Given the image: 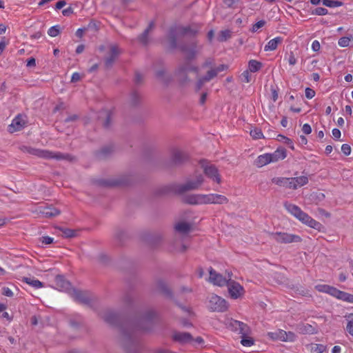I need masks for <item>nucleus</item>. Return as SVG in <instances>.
I'll use <instances>...</instances> for the list:
<instances>
[{"label":"nucleus","instance_id":"obj_1","mask_svg":"<svg viewBox=\"0 0 353 353\" xmlns=\"http://www.w3.org/2000/svg\"><path fill=\"white\" fill-rule=\"evenodd\" d=\"M156 315L154 310H148L141 316L133 326L128 325L121 326V331L123 342H130L134 344L132 335L135 330H148L151 327Z\"/></svg>","mask_w":353,"mask_h":353},{"label":"nucleus","instance_id":"obj_2","mask_svg":"<svg viewBox=\"0 0 353 353\" xmlns=\"http://www.w3.org/2000/svg\"><path fill=\"white\" fill-rule=\"evenodd\" d=\"M283 205L285 209L289 213H290L301 223L312 228L321 230L322 228L321 223L312 219L307 213L303 212L298 205L288 202H285Z\"/></svg>","mask_w":353,"mask_h":353},{"label":"nucleus","instance_id":"obj_3","mask_svg":"<svg viewBox=\"0 0 353 353\" xmlns=\"http://www.w3.org/2000/svg\"><path fill=\"white\" fill-rule=\"evenodd\" d=\"M200 29V26L197 24H192L187 26H175L170 30L169 36L171 40V46L172 48L176 46V36L190 35L194 36L197 34Z\"/></svg>","mask_w":353,"mask_h":353},{"label":"nucleus","instance_id":"obj_4","mask_svg":"<svg viewBox=\"0 0 353 353\" xmlns=\"http://www.w3.org/2000/svg\"><path fill=\"white\" fill-rule=\"evenodd\" d=\"M225 325L232 332L243 336H248L251 332L250 327L246 323L233 319H227Z\"/></svg>","mask_w":353,"mask_h":353},{"label":"nucleus","instance_id":"obj_5","mask_svg":"<svg viewBox=\"0 0 353 353\" xmlns=\"http://www.w3.org/2000/svg\"><path fill=\"white\" fill-rule=\"evenodd\" d=\"M208 309L212 312H223L228 309L226 301L216 294H212L208 298Z\"/></svg>","mask_w":353,"mask_h":353},{"label":"nucleus","instance_id":"obj_6","mask_svg":"<svg viewBox=\"0 0 353 353\" xmlns=\"http://www.w3.org/2000/svg\"><path fill=\"white\" fill-rule=\"evenodd\" d=\"M200 165L207 177L218 184L221 183V175L218 169L214 165L210 163L205 160L200 161Z\"/></svg>","mask_w":353,"mask_h":353},{"label":"nucleus","instance_id":"obj_7","mask_svg":"<svg viewBox=\"0 0 353 353\" xmlns=\"http://www.w3.org/2000/svg\"><path fill=\"white\" fill-rule=\"evenodd\" d=\"M272 239L280 243H299L301 241V236L286 232L270 233Z\"/></svg>","mask_w":353,"mask_h":353},{"label":"nucleus","instance_id":"obj_8","mask_svg":"<svg viewBox=\"0 0 353 353\" xmlns=\"http://www.w3.org/2000/svg\"><path fill=\"white\" fill-rule=\"evenodd\" d=\"M34 154L39 157H42L44 159H54L57 160H72V157L70 155L68 154H63L60 152H53L49 150H37L34 152Z\"/></svg>","mask_w":353,"mask_h":353},{"label":"nucleus","instance_id":"obj_9","mask_svg":"<svg viewBox=\"0 0 353 353\" xmlns=\"http://www.w3.org/2000/svg\"><path fill=\"white\" fill-rule=\"evenodd\" d=\"M203 176L199 175L196 180H190L186 181L184 184L178 185L176 191L179 194H182L186 191L196 190L203 184Z\"/></svg>","mask_w":353,"mask_h":353},{"label":"nucleus","instance_id":"obj_10","mask_svg":"<svg viewBox=\"0 0 353 353\" xmlns=\"http://www.w3.org/2000/svg\"><path fill=\"white\" fill-rule=\"evenodd\" d=\"M202 205L205 204H224L228 202L226 196L219 194H201Z\"/></svg>","mask_w":353,"mask_h":353},{"label":"nucleus","instance_id":"obj_11","mask_svg":"<svg viewBox=\"0 0 353 353\" xmlns=\"http://www.w3.org/2000/svg\"><path fill=\"white\" fill-rule=\"evenodd\" d=\"M229 281L226 285L228 292L232 299H238L244 293V289L241 285L235 281L232 280V273L228 272Z\"/></svg>","mask_w":353,"mask_h":353},{"label":"nucleus","instance_id":"obj_12","mask_svg":"<svg viewBox=\"0 0 353 353\" xmlns=\"http://www.w3.org/2000/svg\"><path fill=\"white\" fill-rule=\"evenodd\" d=\"M120 52L121 50L117 45L111 44L109 46L108 51L104 58L106 68L112 67Z\"/></svg>","mask_w":353,"mask_h":353},{"label":"nucleus","instance_id":"obj_13","mask_svg":"<svg viewBox=\"0 0 353 353\" xmlns=\"http://www.w3.org/2000/svg\"><path fill=\"white\" fill-rule=\"evenodd\" d=\"M209 282L212 283L215 285H218L220 287L226 285L229 281V277H223L219 273H217L212 268L209 269Z\"/></svg>","mask_w":353,"mask_h":353},{"label":"nucleus","instance_id":"obj_14","mask_svg":"<svg viewBox=\"0 0 353 353\" xmlns=\"http://www.w3.org/2000/svg\"><path fill=\"white\" fill-rule=\"evenodd\" d=\"M70 294L76 301L83 304H89L90 303L91 299L86 292L72 288Z\"/></svg>","mask_w":353,"mask_h":353},{"label":"nucleus","instance_id":"obj_15","mask_svg":"<svg viewBox=\"0 0 353 353\" xmlns=\"http://www.w3.org/2000/svg\"><path fill=\"white\" fill-rule=\"evenodd\" d=\"M188 159V155L178 149H173L171 152V161L174 165L181 164Z\"/></svg>","mask_w":353,"mask_h":353},{"label":"nucleus","instance_id":"obj_16","mask_svg":"<svg viewBox=\"0 0 353 353\" xmlns=\"http://www.w3.org/2000/svg\"><path fill=\"white\" fill-rule=\"evenodd\" d=\"M54 282L56 288L60 291L70 293L72 290L70 283L65 280V278L61 275H57L55 277Z\"/></svg>","mask_w":353,"mask_h":353},{"label":"nucleus","instance_id":"obj_17","mask_svg":"<svg viewBox=\"0 0 353 353\" xmlns=\"http://www.w3.org/2000/svg\"><path fill=\"white\" fill-rule=\"evenodd\" d=\"M26 122L23 117L21 115L18 114L12 119L11 124L8 125V131L10 133L19 131L24 128Z\"/></svg>","mask_w":353,"mask_h":353},{"label":"nucleus","instance_id":"obj_18","mask_svg":"<svg viewBox=\"0 0 353 353\" xmlns=\"http://www.w3.org/2000/svg\"><path fill=\"white\" fill-rule=\"evenodd\" d=\"M180 49L185 54V59L188 61H190L195 58L197 50L196 46L194 43H191L189 46L182 45L180 46Z\"/></svg>","mask_w":353,"mask_h":353},{"label":"nucleus","instance_id":"obj_19","mask_svg":"<svg viewBox=\"0 0 353 353\" xmlns=\"http://www.w3.org/2000/svg\"><path fill=\"white\" fill-rule=\"evenodd\" d=\"M309 180L306 176L290 178V189L296 190L308 183Z\"/></svg>","mask_w":353,"mask_h":353},{"label":"nucleus","instance_id":"obj_20","mask_svg":"<svg viewBox=\"0 0 353 353\" xmlns=\"http://www.w3.org/2000/svg\"><path fill=\"white\" fill-rule=\"evenodd\" d=\"M39 212L44 217L52 218L58 216L60 214V210L52 206H41Z\"/></svg>","mask_w":353,"mask_h":353},{"label":"nucleus","instance_id":"obj_21","mask_svg":"<svg viewBox=\"0 0 353 353\" xmlns=\"http://www.w3.org/2000/svg\"><path fill=\"white\" fill-rule=\"evenodd\" d=\"M190 72H194L197 74L199 69L196 66L192 65L189 62H187L179 67L176 70V74L182 77L183 74H187Z\"/></svg>","mask_w":353,"mask_h":353},{"label":"nucleus","instance_id":"obj_22","mask_svg":"<svg viewBox=\"0 0 353 353\" xmlns=\"http://www.w3.org/2000/svg\"><path fill=\"white\" fill-rule=\"evenodd\" d=\"M316 290L320 292H323L330 294V296L336 298L338 289L335 287L326 285V284H319L315 286Z\"/></svg>","mask_w":353,"mask_h":353},{"label":"nucleus","instance_id":"obj_23","mask_svg":"<svg viewBox=\"0 0 353 353\" xmlns=\"http://www.w3.org/2000/svg\"><path fill=\"white\" fill-rule=\"evenodd\" d=\"M201 194H192L183 197V202L190 205H202Z\"/></svg>","mask_w":353,"mask_h":353},{"label":"nucleus","instance_id":"obj_24","mask_svg":"<svg viewBox=\"0 0 353 353\" xmlns=\"http://www.w3.org/2000/svg\"><path fill=\"white\" fill-rule=\"evenodd\" d=\"M269 156L272 163L283 160L287 156L286 150L283 147L278 148L274 152L269 153Z\"/></svg>","mask_w":353,"mask_h":353},{"label":"nucleus","instance_id":"obj_25","mask_svg":"<svg viewBox=\"0 0 353 353\" xmlns=\"http://www.w3.org/2000/svg\"><path fill=\"white\" fill-rule=\"evenodd\" d=\"M103 319L110 325H116L119 321V316L112 310L106 311L102 316Z\"/></svg>","mask_w":353,"mask_h":353},{"label":"nucleus","instance_id":"obj_26","mask_svg":"<svg viewBox=\"0 0 353 353\" xmlns=\"http://www.w3.org/2000/svg\"><path fill=\"white\" fill-rule=\"evenodd\" d=\"M296 331L301 334H312L316 332V329L308 323L299 324L296 328Z\"/></svg>","mask_w":353,"mask_h":353},{"label":"nucleus","instance_id":"obj_27","mask_svg":"<svg viewBox=\"0 0 353 353\" xmlns=\"http://www.w3.org/2000/svg\"><path fill=\"white\" fill-rule=\"evenodd\" d=\"M172 338L174 341L181 343H188L192 340L191 334L188 332H175Z\"/></svg>","mask_w":353,"mask_h":353},{"label":"nucleus","instance_id":"obj_28","mask_svg":"<svg viewBox=\"0 0 353 353\" xmlns=\"http://www.w3.org/2000/svg\"><path fill=\"white\" fill-rule=\"evenodd\" d=\"M283 41V38L281 37H276L271 40H270L268 43L264 47L265 51H273L275 50L279 44H281Z\"/></svg>","mask_w":353,"mask_h":353},{"label":"nucleus","instance_id":"obj_29","mask_svg":"<svg viewBox=\"0 0 353 353\" xmlns=\"http://www.w3.org/2000/svg\"><path fill=\"white\" fill-rule=\"evenodd\" d=\"M21 281L34 289H39L43 287V283L34 277H23Z\"/></svg>","mask_w":353,"mask_h":353},{"label":"nucleus","instance_id":"obj_30","mask_svg":"<svg viewBox=\"0 0 353 353\" xmlns=\"http://www.w3.org/2000/svg\"><path fill=\"white\" fill-rule=\"evenodd\" d=\"M271 158L269 156V153H265L261 155H259L256 159L255 164L257 167L261 168L268 163H270Z\"/></svg>","mask_w":353,"mask_h":353},{"label":"nucleus","instance_id":"obj_31","mask_svg":"<svg viewBox=\"0 0 353 353\" xmlns=\"http://www.w3.org/2000/svg\"><path fill=\"white\" fill-rule=\"evenodd\" d=\"M128 183V181L123 179H110V180H103L101 182V184L104 186L113 187L117 185H122Z\"/></svg>","mask_w":353,"mask_h":353},{"label":"nucleus","instance_id":"obj_32","mask_svg":"<svg viewBox=\"0 0 353 353\" xmlns=\"http://www.w3.org/2000/svg\"><path fill=\"white\" fill-rule=\"evenodd\" d=\"M336 299L349 303H353V294L338 290Z\"/></svg>","mask_w":353,"mask_h":353},{"label":"nucleus","instance_id":"obj_33","mask_svg":"<svg viewBox=\"0 0 353 353\" xmlns=\"http://www.w3.org/2000/svg\"><path fill=\"white\" fill-rule=\"evenodd\" d=\"M154 23L150 22L148 28L139 37V41L143 45H146L148 43V34L150 31L153 28Z\"/></svg>","mask_w":353,"mask_h":353},{"label":"nucleus","instance_id":"obj_34","mask_svg":"<svg viewBox=\"0 0 353 353\" xmlns=\"http://www.w3.org/2000/svg\"><path fill=\"white\" fill-rule=\"evenodd\" d=\"M273 183L279 186H283L290 189V178L286 177H274L272 179Z\"/></svg>","mask_w":353,"mask_h":353},{"label":"nucleus","instance_id":"obj_35","mask_svg":"<svg viewBox=\"0 0 353 353\" xmlns=\"http://www.w3.org/2000/svg\"><path fill=\"white\" fill-rule=\"evenodd\" d=\"M175 230L182 234L188 233L191 228V225L186 222H179L175 225Z\"/></svg>","mask_w":353,"mask_h":353},{"label":"nucleus","instance_id":"obj_36","mask_svg":"<svg viewBox=\"0 0 353 353\" xmlns=\"http://www.w3.org/2000/svg\"><path fill=\"white\" fill-rule=\"evenodd\" d=\"M344 317L347 321L346 325V331L350 335L353 336V314H347L344 316Z\"/></svg>","mask_w":353,"mask_h":353},{"label":"nucleus","instance_id":"obj_37","mask_svg":"<svg viewBox=\"0 0 353 353\" xmlns=\"http://www.w3.org/2000/svg\"><path fill=\"white\" fill-rule=\"evenodd\" d=\"M283 334H285V331L283 330H278L275 332H270L268 333V336L273 340H280L283 341L284 339Z\"/></svg>","mask_w":353,"mask_h":353},{"label":"nucleus","instance_id":"obj_38","mask_svg":"<svg viewBox=\"0 0 353 353\" xmlns=\"http://www.w3.org/2000/svg\"><path fill=\"white\" fill-rule=\"evenodd\" d=\"M262 67V63L256 60L252 59L248 62L249 72H256Z\"/></svg>","mask_w":353,"mask_h":353},{"label":"nucleus","instance_id":"obj_39","mask_svg":"<svg viewBox=\"0 0 353 353\" xmlns=\"http://www.w3.org/2000/svg\"><path fill=\"white\" fill-rule=\"evenodd\" d=\"M326 350V346L323 344L312 343L310 345V352L312 353H323Z\"/></svg>","mask_w":353,"mask_h":353},{"label":"nucleus","instance_id":"obj_40","mask_svg":"<svg viewBox=\"0 0 353 353\" xmlns=\"http://www.w3.org/2000/svg\"><path fill=\"white\" fill-rule=\"evenodd\" d=\"M159 290L166 296H171V291L169 290L166 283L163 281H159L157 283Z\"/></svg>","mask_w":353,"mask_h":353},{"label":"nucleus","instance_id":"obj_41","mask_svg":"<svg viewBox=\"0 0 353 353\" xmlns=\"http://www.w3.org/2000/svg\"><path fill=\"white\" fill-rule=\"evenodd\" d=\"M232 32L230 30H221L218 36V40L221 42L227 41L231 37Z\"/></svg>","mask_w":353,"mask_h":353},{"label":"nucleus","instance_id":"obj_42","mask_svg":"<svg viewBox=\"0 0 353 353\" xmlns=\"http://www.w3.org/2000/svg\"><path fill=\"white\" fill-rule=\"evenodd\" d=\"M141 99V97L137 92H132L130 96L129 103L132 106L137 105Z\"/></svg>","mask_w":353,"mask_h":353},{"label":"nucleus","instance_id":"obj_43","mask_svg":"<svg viewBox=\"0 0 353 353\" xmlns=\"http://www.w3.org/2000/svg\"><path fill=\"white\" fill-rule=\"evenodd\" d=\"M322 3L324 6L330 8H337L343 5L341 1L337 0H322Z\"/></svg>","mask_w":353,"mask_h":353},{"label":"nucleus","instance_id":"obj_44","mask_svg":"<svg viewBox=\"0 0 353 353\" xmlns=\"http://www.w3.org/2000/svg\"><path fill=\"white\" fill-rule=\"evenodd\" d=\"M60 33V26L59 25H56L50 27L48 30V34L51 37H55L59 35Z\"/></svg>","mask_w":353,"mask_h":353},{"label":"nucleus","instance_id":"obj_45","mask_svg":"<svg viewBox=\"0 0 353 353\" xmlns=\"http://www.w3.org/2000/svg\"><path fill=\"white\" fill-rule=\"evenodd\" d=\"M241 343L245 347H250L254 345V341L252 338L248 337V336H241Z\"/></svg>","mask_w":353,"mask_h":353},{"label":"nucleus","instance_id":"obj_46","mask_svg":"<svg viewBox=\"0 0 353 353\" xmlns=\"http://www.w3.org/2000/svg\"><path fill=\"white\" fill-rule=\"evenodd\" d=\"M250 135L254 139H260L263 137L261 130L259 128L251 130Z\"/></svg>","mask_w":353,"mask_h":353},{"label":"nucleus","instance_id":"obj_47","mask_svg":"<svg viewBox=\"0 0 353 353\" xmlns=\"http://www.w3.org/2000/svg\"><path fill=\"white\" fill-rule=\"evenodd\" d=\"M328 13V10L326 8L322 7H318L312 10V14L318 15V16H323L326 15Z\"/></svg>","mask_w":353,"mask_h":353},{"label":"nucleus","instance_id":"obj_48","mask_svg":"<svg viewBox=\"0 0 353 353\" xmlns=\"http://www.w3.org/2000/svg\"><path fill=\"white\" fill-rule=\"evenodd\" d=\"M284 339L283 341H290L292 342L296 339V334L292 332H285V334H283Z\"/></svg>","mask_w":353,"mask_h":353},{"label":"nucleus","instance_id":"obj_49","mask_svg":"<svg viewBox=\"0 0 353 353\" xmlns=\"http://www.w3.org/2000/svg\"><path fill=\"white\" fill-rule=\"evenodd\" d=\"M265 24V21L264 20H260L257 21L256 23L252 25L251 31L252 32H256L258 31L259 29L263 28Z\"/></svg>","mask_w":353,"mask_h":353},{"label":"nucleus","instance_id":"obj_50","mask_svg":"<svg viewBox=\"0 0 353 353\" xmlns=\"http://www.w3.org/2000/svg\"><path fill=\"white\" fill-rule=\"evenodd\" d=\"M350 39L347 37H343L339 39L338 44L340 47H347L350 45Z\"/></svg>","mask_w":353,"mask_h":353},{"label":"nucleus","instance_id":"obj_51","mask_svg":"<svg viewBox=\"0 0 353 353\" xmlns=\"http://www.w3.org/2000/svg\"><path fill=\"white\" fill-rule=\"evenodd\" d=\"M217 76V73L215 71L214 68H211L210 70L208 71L206 75H205V79H207L208 81H210L214 77Z\"/></svg>","mask_w":353,"mask_h":353},{"label":"nucleus","instance_id":"obj_52","mask_svg":"<svg viewBox=\"0 0 353 353\" xmlns=\"http://www.w3.org/2000/svg\"><path fill=\"white\" fill-rule=\"evenodd\" d=\"M241 79L243 82L250 83L251 81V77L248 70L243 71L241 74Z\"/></svg>","mask_w":353,"mask_h":353},{"label":"nucleus","instance_id":"obj_53","mask_svg":"<svg viewBox=\"0 0 353 353\" xmlns=\"http://www.w3.org/2000/svg\"><path fill=\"white\" fill-rule=\"evenodd\" d=\"M206 82H208V81H207V79H205V77H202L199 78L196 83V91H199V90H201V88L203 87V85H204V83Z\"/></svg>","mask_w":353,"mask_h":353},{"label":"nucleus","instance_id":"obj_54","mask_svg":"<svg viewBox=\"0 0 353 353\" xmlns=\"http://www.w3.org/2000/svg\"><path fill=\"white\" fill-rule=\"evenodd\" d=\"M62 232L63 236L67 238L73 237L75 235L74 230L68 228L63 229Z\"/></svg>","mask_w":353,"mask_h":353},{"label":"nucleus","instance_id":"obj_55","mask_svg":"<svg viewBox=\"0 0 353 353\" xmlns=\"http://www.w3.org/2000/svg\"><path fill=\"white\" fill-rule=\"evenodd\" d=\"M225 6L228 8H234L238 0H223Z\"/></svg>","mask_w":353,"mask_h":353},{"label":"nucleus","instance_id":"obj_56","mask_svg":"<svg viewBox=\"0 0 353 353\" xmlns=\"http://www.w3.org/2000/svg\"><path fill=\"white\" fill-rule=\"evenodd\" d=\"M351 150H352L350 145L344 143L341 145V151L345 155H350L351 153Z\"/></svg>","mask_w":353,"mask_h":353},{"label":"nucleus","instance_id":"obj_57","mask_svg":"<svg viewBox=\"0 0 353 353\" xmlns=\"http://www.w3.org/2000/svg\"><path fill=\"white\" fill-rule=\"evenodd\" d=\"M305 94L306 98L307 99H312L315 96V92L314 90L307 88L305 90Z\"/></svg>","mask_w":353,"mask_h":353},{"label":"nucleus","instance_id":"obj_58","mask_svg":"<svg viewBox=\"0 0 353 353\" xmlns=\"http://www.w3.org/2000/svg\"><path fill=\"white\" fill-rule=\"evenodd\" d=\"M279 137H281L284 140V143L287 144L291 149H294V143L290 139L283 135H279Z\"/></svg>","mask_w":353,"mask_h":353},{"label":"nucleus","instance_id":"obj_59","mask_svg":"<svg viewBox=\"0 0 353 353\" xmlns=\"http://www.w3.org/2000/svg\"><path fill=\"white\" fill-rule=\"evenodd\" d=\"M288 61L291 65H294L296 63V59L292 52H290Z\"/></svg>","mask_w":353,"mask_h":353},{"label":"nucleus","instance_id":"obj_60","mask_svg":"<svg viewBox=\"0 0 353 353\" xmlns=\"http://www.w3.org/2000/svg\"><path fill=\"white\" fill-rule=\"evenodd\" d=\"M302 131L305 134H309L312 132V128L308 123H305L303 125Z\"/></svg>","mask_w":353,"mask_h":353},{"label":"nucleus","instance_id":"obj_61","mask_svg":"<svg viewBox=\"0 0 353 353\" xmlns=\"http://www.w3.org/2000/svg\"><path fill=\"white\" fill-rule=\"evenodd\" d=\"M53 240H54L53 238L48 236H42V238H41L42 243L46 244V245L52 243L53 242Z\"/></svg>","mask_w":353,"mask_h":353},{"label":"nucleus","instance_id":"obj_62","mask_svg":"<svg viewBox=\"0 0 353 353\" xmlns=\"http://www.w3.org/2000/svg\"><path fill=\"white\" fill-rule=\"evenodd\" d=\"M321 45L317 40H314L312 43V49L314 52H318L320 50Z\"/></svg>","mask_w":353,"mask_h":353},{"label":"nucleus","instance_id":"obj_63","mask_svg":"<svg viewBox=\"0 0 353 353\" xmlns=\"http://www.w3.org/2000/svg\"><path fill=\"white\" fill-rule=\"evenodd\" d=\"M73 12H74L73 8H72V7H70H70H68V8H66L63 9V10H62V14H63V15H64V16H67V17H68V16H70V14H72L73 13Z\"/></svg>","mask_w":353,"mask_h":353},{"label":"nucleus","instance_id":"obj_64","mask_svg":"<svg viewBox=\"0 0 353 353\" xmlns=\"http://www.w3.org/2000/svg\"><path fill=\"white\" fill-rule=\"evenodd\" d=\"M2 294L4 296H6L8 297H12L13 296V292L9 288H3Z\"/></svg>","mask_w":353,"mask_h":353}]
</instances>
